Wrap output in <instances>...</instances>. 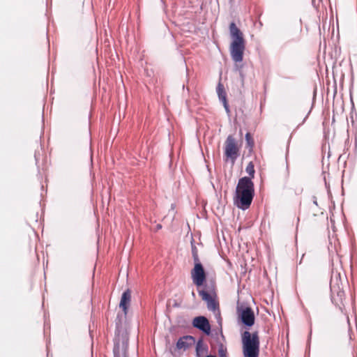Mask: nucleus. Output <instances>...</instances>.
<instances>
[{"label": "nucleus", "mask_w": 357, "mask_h": 357, "mask_svg": "<svg viewBox=\"0 0 357 357\" xmlns=\"http://www.w3.org/2000/svg\"><path fill=\"white\" fill-rule=\"evenodd\" d=\"M255 195L254 183L250 178L244 176L238 180L234 197L236 206L243 210L248 209Z\"/></svg>", "instance_id": "f257e3e1"}, {"label": "nucleus", "mask_w": 357, "mask_h": 357, "mask_svg": "<svg viewBox=\"0 0 357 357\" xmlns=\"http://www.w3.org/2000/svg\"><path fill=\"white\" fill-rule=\"evenodd\" d=\"M230 35L232 42L230 45V54L235 62H241L243 59V53L245 48V41L243 33L237 27L234 22L229 24Z\"/></svg>", "instance_id": "f03ea898"}, {"label": "nucleus", "mask_w": 357, "mask_h": 357, "mask_svg": "<svg viewBox=\"0 0 357 357\" xmlns=\"http://www.w3.org/2000/svg\"><path fill=\"white\" fill-rule=\"evenodd\" d=\"M242 344L244 357H259L260 341L257 331H244L242 334Z\"/></svg>", "instance_id": "7ed1b4c3"}, {"label": "nucleus", "mask_w": 357, "mask_h": 357, "mask_svg": "<svg viewBox=\"0 0 357 357\" xmlns=\"http://www.w3.org/2000/svg\"><path fill=\"white\" fill-rule=\"evenodd\" d=\"M241 145L232 135H229L224 143V161L234 165L240 155Z\"/></svg>", "instance_id": "20e7f679"}, {"label": "nucleus", "mask_w": 357, "mask_h": 357, "mask_svg": "<svg viewBox=\"0 0 357 357\" xmlns=\"http://www.w3.org/2000/svg\"><path fill=\"white\" fill-rule=\"evenodd\" d=\"M199 294L202 299L206 303L208 310L213 312L215 316H220V305L215 289L210 291L199 290Z\"/></svg>", "instance_id": "39448f33"}, {"label": "nucleus", "mask_w": 357, "mask_h": 357, "mask_svg": "<svg viewBox=\"0 0 357 357\" xmlns=\"http://www.w3.org/2000/svg\"><path fill=\"white\" fill-rule=\"evenodd\" d=\"M190 274L192 282L196 286L200 287L203 285L206 279V274L202 264H195Z\"/></svg>", "instance_id": "423d86ee"}, {"label": "nucleus", "mask_w": 357, "mask_h": 357, "mask_svg": "<svg viewBox=\"0 0 357 357\" xmlns=\"http://www.w3.org/2000/svg\"><path fill=\"white\" fill-rule=\"evenodd\" d=\"M331 291L333 302L338 306L343 305V302L345 299V293L340 287V284H331Z\"/></svg>", "instance_id": "0eeeda50"}, {"label": "nucleus", "mask_w": 357, "mask_h": 357, "mask_svg": "<svg viewBox=\"0 0 357 357\" xmlns=\"http://www.w3.org/2000/svg\"><path fill=\"white\" fill-rule=\"evenodd\" d=\"M192 325L195 328L199 329L206 335L211 333V325L208 320L204 316L196 317L192 320Z\"/></svg>", "instance_id": "6e6552de"}, {"label": "nucleus", "mask_w": 357, "mask_h": 357, "mask_svg": "<svg viewBox=\"0 0 357 357\" xmlns=\"http://www.w3.org/2000/svg\"><path fill=\"white\" fill-rule=\"evenodd\" d=\"M240 316L242 322L245 325L248 326H252L255 324L254 312L250 307H247L245 309L242 310Z\"/></svg>", "instance_id": "1a4fd4ad"}, {"label": "nucleus", "mask_w": 357, "mask_h": 357, "mask_svg": "<svg viewBox=\"0 0 357 357\" xmlns=\"http://www.w3.org/2000/svg\"><path fill=\"white\" fill-rule=\"evenodd\" d=\"M195 342V339L191 335H185L180 337L176 342V348L179 350H186Z\"/></svg>", "instance_id": "9d476101"}, {"label": "nucleus", "mask_w": 357, "mask_h": 357, "mask_svg": "<svg viewBox=\"0 0 357 357\" xmlns=\"http://www.w3.org/2000/svg\"><path fill=\"white\" fill-rule=\"evenodd\" d=\"M131 301V292L129 289L125 291L121 296L119 306L125 314L127 313L128 306Z\"/></svg>", "instance_id": "9b49d317"}, {"label": "nucleus", "mask_w": 357, "mask_h": 357, "mask_svg": "<svg viewBox=\"0 0 357 357\" xmlns=\"http://www.w3.org/2000/svg\"><path fill=\"white\" fill-rule=\"evenodd\" d=\"M217 93L218 95V97L220 100H222V102L224 104V106L227 110H228V106H227V98H226V92L225 91V88L222 84L219 82L217 86Z\"/></svg>", "instance_id": "f8f14e48"}, {"label": "nucleus", "mask_w": 357, "mask_h": 357, "mask_svg": "<svg viewBox=\"0 0 357 357\" xmlns=\"http://www.w3.org/2000/svg\"><path fill=\"white\" fill-rule=\"evenodd\" d=\"M245 142L246 147L248 148L249 152H252L255 146V141L250 132H247L245 134Z\"/></svg>", "instance_id": "ddd939ff"}, {"label": "nucleus", "mask_w": 357, "mask_h": 357, "mask_svg": "<svg viewBox=\"0 0 357 357\" xmlns=\"http://www.w3.org/2000/svg\"><path fill=\"white\" fill-rule=\"evenodd\" d=\"M245 171L249 174V176H250L249 178H250L252 179L255 177V165L252 162H250L248 164Z\"/></svg>", "instance_id": "4468645a"}, {"label": "nucleus", "mask_w": 357, "mask_h": 357, "mask_svg": "<svg viewBox=\"0 0 357 357\" xmlns=\"http://www.w3.org/2000/svg\"><path fill=\"white\" fill-rule=\"evenodd\" d=\"M192 255L195 264H201L199 258V255H198V252H197V250L195 246H192Z\"/></svg>", "instance_id": "2eb2a0df"}, {"label": "nucleus", "mask_w": 357, "mask_h": 357, "mask_svg": "<svg viewBox=\"0 0 357 357\" xmlns=\"http://www.w3.org/2000/svg\"><path fill=\"white\" fill-rule=\"evenodd\" d=\"M204 344L203 342V340H199L197 342V345H196V351L197 353V354H199V351L204 349Z\"/></svg>", "instance_id": "dca6fc26"}, {"label": "nucleus", "mask_w": 357, "mask_h": 357, "mask_svg": "<svg viewBox=\"0 0 357 357\" xmlns=\"http://www.w3.org/2000/svg\"><path fill=\"white\" fill-rule=\"evenodd\" d=\"M192 296L193 298H195V292L193 291H192Z\"/></svg>", "instance_id": "f3484780"}, {"label": "nucleus", "mask_w": 357, "mask_h": 357, "mask_svg": "<svg viewBox=\"0 0 357 357\" xmlns=\"http://www.w3.org/2000/svg\"><path fill=\"white\" fill-rule=\"evenodd\" d=\"M114 357H119V356L116 354H114Z\"/></svg>", "instance_id": "a211bd4d"}]
</instances>
